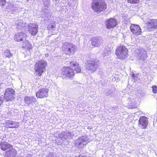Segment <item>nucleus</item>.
Returning <instances> with one entry per match:
<instances>
[{"instance_id":"nucleus-1","label":"nucleus","mask_w":157,"mask_h":157,"mask_svg":"<svg viewBox=\"0 0 157 157\" xmlns=\"http://www.w3.org/2000/svg\"><path fill=\"white\" fill-rule=\"evenodd\" d=\"M91 7L94 12L99 13L106 9V4L103 0H92Z\"/></svg>"},{"instance_id":"nucleus-2","label":"nucleus","mask_w":157,"mask_h":157,"mask_svg":"<svg viewBox=\"0 0 157 157\" xmlns=\"http://www.w3.org/2000/svg\"><path fill=\"white\" fill-rule=\"evenodd\" d=\"M46 62L43 60H38L35 64L34 69L38 75L41 76L47 66Z\"/></svg>"},{"instance_id":"nucleus-3","label":"nucleus","mask_w":157,"mask_h":157,"mask_svg":"<svg viewBox=\"0 0 157 157\" xmlns=\"http://www.w3.org/2000/svg\"><path fill=\"white\" fill-rule=\"evenodd\" d=\"M62 49L65 54H73L76 51V47L71 43L65 42L63 44Z\"/></svg>"},{"instance_id":"nucleus-4","label":"nucleus","mask_w":157,"mask_h":157,"mask_svg":"<svg viewBox=\"0 0 157 157\" xmlns=\"http://www.w3.org/2000/svg\"><path fill=\"white\" fill-rule=\"evenodd\" d=\"M128 49L125 47L120 46L116 50V54L118 58L123 59L127 56Z\"/></svg>"},{"instance_id":"nucleus-5","label":"nucleus","mask_w":157,"mask_h":157,"mask_svg":"<svg viewBox=\"0 0 157 157\" xmlns=\"http://www.w3.org/2000/svg\"><path fill=\"white\" fill-rule=\"evenodd\" d=\"M15 91L11 88H7L5 90L4 97V100L6 101H12L15 98Z\"/></svg>"},{"instance_id":"nucleus-6","label":"nucleus","mask_w":157,"mask_h":157,"mask_svg":"<svg viewBox=\"0 0 157 157\" xmlns=\"http://www.w3.org/2000/svg\"><path fill=\"white\" fill-rule=\"evenodd\" d=\"M75 72L73 69L70 67H63L62 74V77L65 76L71 78L75 75Z\"/></svg>"},{"instance_id":"nucleus-7","label":"nucleus","mask_w":157,"mask_h":157,"mask_svg":"<svg viewBox=\"0 0 157 157\" xmlns=\"http://www.w3.org/2000/svg\"><path fill=\"white\" fill-rule=\"evenodd\" d=\"M105 24L107 29H110L117 26L118 24V21L115 18H111L106 20Z\"/></svg>"},{"instance_id":"nucleus-8","label":"nucleus","mask_w":157,"mask_h":157,"mask_svg":"<svg viewBox=\"0 0 157 157\" xmlns=\"http://www.w3.org/2000/svg\"><path fill=\"white\" fill-rule=\"evenodd\" d=\"M49 90L46 87L40 88L36 92V97L40 98L47 97L48 96Z\"/></svg>"},{"instance_id":"nucleus-9","label":"nucleus","mask_w":157,"mask_h":157,"mask_svg":"<svg viewBox=\"0 0 157 157\" xmlns=\"http://www.w3.org/2000/svg\"><path fill=\"white\" fill-rule=\"evenodd\" d=\"M147 29L149 31H154L157 29V20L152 19L147 23Z\"/></svg>"},{"instance_id":"nucleus-10","label":"nucleus","mask_w":157,"mask_h":157,"mask_svg":"<svg viewBox=\"0 0 157 157\" xmlns=\"http://www.w3.org/2000/svg\"><path fill=\"white\" fill-rule=\"evenodd\" d=\"M88 137L86 136H82L79 137L75 141V145L78 147L79 145H86L88 142Z\"/></svg>"},{"instance_id":"nucleus-11","label":"nucleus","mask_w":157,"mask_h":157,"mask_svg":"<svg viewBox=\"0 0 157 157\" xmlns=\"http://www.w3.org/2000/svg\"><path fill=\"white\" fill-rule=\"evenodd\" d=\"M91 44L94 47H98L102 43L103 38L99 36L93 37L91 39Z\"/></svg>"},{"instance_id":"nucleus-12","label":"nucleus","mask_w":157,"mask_h":157,"mask_svg":"<svg viewBox=\"0 0 157 157\" xmlns=\"http://www.w3.org/2000/svg\"><path fill=\"white\" fill-rule=\"evenodd\" d=\"M98 67V63L95 61H90L86 66V69L90 71L94 72Z\"/></svg>"},{"instance_id":"nucleus-13","label":"nucleus","mask_w":157,"mask_h":157,"mask_svg":"<svg viewBox=\"0 0 157 157\" xmlns=\"http://www.w3.org/2000/svg\"><path fill=\"white\" fill-rule=\"evenodd\" d=\"M130 29L131 32L134 35H139L141 33V29L138 25L132 24Z\"/></svg>"},{"instance_id":"nucleus-14","label":"nucleus","mask_w":157,"mask_h":157,"mask_svg":"<svg viewBox=\"0 0 157 157\" xmlns=\"http://www.w3.org/2000/svg\"><path fill=\"white\" fill-rule=\"evenodd\" d=\"M38 25L36 24H29L28 26V31L33 36L36 35L38 32Z\"/></svg>"},{"instance_id":"nucleus-15","label":"nucleus","mask_w":157,"mask_h":157,"mask_svg":"<svg viewBox=\"0 0 157 157\" xmlns=\"http://www.w3.org/2000/svg\"><path fill=\"white\" fill-rule=\"evenodd\" d=\"M148 121L146 117L143 116L141 117L139 120V127L142 129L146 128L147 126Z\"/></svg>"},{"instance_id":"nucleus-16","label":"nucleus","mask_w":157,"mask_h":157,"mask_svg":"<svg viewBox=\"0 0 157 157\" xmlns=\"http://www.w3.org/2000/svg\"><path fill=\"white\" fill-rule=\"evenodd\" d=\"M37 101V98L33 96H26L24 98V102L28 105L33 103L36 102Z\"/></svg>"},{"instance_id":"nucleus-17","label":"nucleus","mask_w":157,"mask_h":157,"mask_svg":"<svg viewBox=\"0 0 157 157\" xmlns=\"http://www.w3.org/2000/svg\"><path fill=\"white\" fill-rule=\"evenodd\" d=\"M6 151L4 154V157H15L17 154L16 149L12 147Z\"/></svg>"},{"instance_id":"nucleus-18","label":"nucleus","mask_w":157,"mask_h":157,"mask_svg":"<svg viewBox=\"0 0 157 157\" xmlns=\"http://www.w3.org/2000/svg\"><path fill=\"white\" fill-rule=\"evenodd\" d=\"M26 36V35L25 33H18L15 34L14 39L17 41H22L25 40Z\"/></svg>"},{"instance_id":"nucleus-19","label":"nucleus","mask_w":157,"mask_h":157,"mask_svg":"<svg viewBox=\"0 0 157 157\" xmlns=\"http://www.w3.org/2000/svg\"><path fill=\"white\" fill-rule=\"evenodd\" d=\"M138 57L140 60H144L147 57L146 52L143 48H141L139 50Z\"/></svg>"},{"instance_id":"nucleus-20","label":"nucleus","mask_w":157,"mask_h":157,"mask_svg":"<svg viewBox=\"0 0 157 157\" xmlns=\"http://www.w3.org/2000/svg\"><path fill=\"white\" fill-rule=\"evenodd\" d=\"M72 134L67 132H62L59 135V138L63 140H65L68 139L72 137Z\"/></svg>"},{"instance_id":"nucleus-21","label":"nucleus","mask_w":157,"mask_h":157,"mask_svg":"<svg viewBox=\"0 0 157 157\" xmlns=\"http://www.w3.org/2000/svg\"><path fill=\"white\" fill-rule=\"evenodd\" d=\"M0 146L1 149L3 151H5L6 150L10 149L13 146L10 144L6 142H1L0 143Z\"/></svg>"},{"instance_id":"nucleus-22","label":"nucleus","mask_w":157,"mask_h":157,"mask_svg":"<svg viewBox=\"0 0 157 157\" xmlns=\"http://www.w3.org/2000/svg\"><path fill=\"white\" fill-rule=\"evenodd\" d=\"M70 64L72 67H75V71L77 73H79L81 71V68L79 66V64L75 61H71Z\"/></svg>"},{"instance_id":"nucleus-23","label":"nucleus","mask_w":157,"mask_h":157,"mask_svg":"<svg viewBox=\"0 0 157 157\" xmlns=\"http://www.w3.org/2000/svg\"><path fill=\"white\" fill-rule=\"evenodd\" d=\"M15 26L17 29H21L25 26V23H24L22 21L19 20L16 22Z\"/></svg>"},{"instance_id":"nucleus-24","label":"nucleus","mask_w":157,"mask_h":157,"mask_svg":"<svg viewBox=\"0 0 157 157\" xmlns=\"http://www.w3.org/2000/svg\"><path fill=\"white\" fill-rule=\"evenodd\" d=\"M6 123L9 125V128H17L19 126L18 125H15L16 123L15 122H14L11 121H6Z\"/></svg>"},{"instance_id":"nucleus-25","label":"nucleus","mask_w":157,"mask_h":157,"mask_svg":"<svg viewBox=\"0 0 157 157\" xmlns=\"http://www.w3.org/2000/svg\"><path fill=\"white\" fill-rule=\"evenodd\" d=\"M23 43L22 47L23 48H28V49H32V46L30 44L29 42L27 40H26Z\"/></svg>"},{"instance_id":"nucleus-26","label":"nucleus","mask_w":157,"mask_h":157,"mask_svg":"<svg viewBox=\"0 0 157 157\" xmlns=\"http://www.w3.org/2000/svg\"><path fill=\"white\" fill-rule=\"evenodd\" d=\"M4 55H5L6 57L9 58H10V56H12V54L10 53V50H5Z\"/></svg>"},{"instance_id":"nucleus-27","label":"nucleus","mask_w":157,"mask_h":157,"mask_svg":"<svg viewBox=\"0 0 157 157\" xmlns=\"http://www.w3.org/2000/svg\"><path fill=\"white\" fill-rule=\"evenodd\" d=\"M128 3L132 4H137L139 2V0H127Z\"/></svg>"},{"instance_id":"nucleus-28","label":"nucleus","mask_w":157,"mask_h":157,"mask_svg":"<svg viewBox=\"0 0 157 157\" xmlns=\"http://www.w3.org/2000/svg\"><path fill=\"white\" fill-rule=\"evenodd\" d=\"M152 88L153 92L155 94L157 92V86L155 85H153L152 86Z\"/></svg>"},{"instance_id":"nucleus-29","label":"nucleus","mask_w":157,"mask_h":157,"mask_svg":"<svg viewBox=\"0 0 157 157\" xmlns=\"http://www.w3.org/2000/svg\"><path fill=\"white\" fill-rule=\"evenodd\" d=\"M44 6L45 7H48L50 4L49 0L46 1V2H43Z\"/></svg>"},{"instance_id":"nucleus-30","label":"nucleus","mask_w":157,"mask_h":157,"mask_svg":"<svg viewBox=\"0 0 157 157\" xmlns=\"http://www.w3.org/2000/svg\"><path fill=\"white\" fill-rule=\"evenodd\" d=\"M6 3V0H0V5L3 6Z\"/></svg>"},{"instance_id":"nucleus-31","label":"nucleus","mask_w":157,"mask_h":157,"mask_svg":"<svg viewBox=\"0 0 157 157\" xmlns=\"http://www.w3.org/2000/svg\"><path fill=\"white\" fill-rule=\"evenodd\" d=\"M46 157H55L54 154L53 153L50 152L47 155Z\"/></svg>"},{"instance_id":"nucleus-32","label":"nucleus","mask_w":157,"mask_h":157,"mask_svg":"<svg viewBox=\"0 0 157 157\" xmlns=\"http://www.w3.org/2000/svg\"><path fill=\"white\" fill-rule=\"evenodd\" d=\"M4 100V97L2 95L0 97V106L3 103Z\"/></svg>"},{"instance_id":"nucleus-33","label":"nucleus","mask_w":157,"mask_h":157,"mask_svg":"<svg viewBox=\"0 0 157 157\" xmlns=\"http://www.w3.org/2000/svg\"><path fill=\"white\" fill-rule=\"evenodd\" d=\"M129 106H131V108H135L136 106L133 103H129Z\"/></svg>"},{"instance_id":"nucleus-34","label":"nucleus","mask_w":157,"mask_h":157,"mask_svg":"<svg viewBox=\"0 0 157 157\" xmlns=\"http://www.w3.org/2000/svg\"><path fill=\"white\" fill-rule=\"evenodd\" d=\"M51 28H54L55 27V26L54 25H52L51 26Z\"/></svg>"},{"instance_id":"nucleus-35","label":"nucleus","mask_w":157,"mask_h":157,"mask_svg":"<svg viewBox=\"0 0 157 157\" xmlns=\"http://www.w3.org/2000/svg\"><path fill=\"white\" fill-rule=\"evenodd\" d=\"M27 156L28 157H31V155H29V154L28 155H27Z\"/></svg>"},{"instance_id":"nucleus-36","label":"nucleus","mask_w":157,"mask_h":157,"mask_svg":"<svg viewBox=\"0 0 157 157\" xmlns=\"http://www.w3.org/2000/svg\"><path fill=\"white\" fill-rule=\"evenodd\" d=\"M110 37H111V38L113 37H114V36H113L112 35H110Z\"/></svg>"},{"instance_id":"nucleus-37","label":"nucleus","mask_w":157,"mask_h":157,"mask_svg":"<svg viewBox=\"0 0 157 157\" xmlns=\"http://www.w3.org/2000/svg\"><path fill=\"white\" fill-rule=\"evenodd\" d=\"M132 76L133 77H135V74H133L132 75Z\"/></svg>"}]
</instances>
